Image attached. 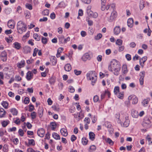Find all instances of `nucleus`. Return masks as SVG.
Here are the masks:
<instances>
[{"label": "nucleus", "mask_w": 152, "mask_h": 152, "mask_svg": "<svg viewBox=\"0 0 152 152\" xmlns=\"http://www.w3.org/2000/svg\"><path fill=\"white\" fill-rule=\"evenodd\" d=\"M33 37L37 41H39L41 39L40 37L37 34H34Z\"/></svg>", "instance_id": "f704fd0d"}, {"label": "nucleus", "mask_w": 152, "mask_h": 152, "mask_svg": "<svg viewBox=\"0 0 152 152\" xmlns=\"http://www.w3.org/2000/svg\"><path fill=\"white\" fill-rule=\"evenodd\" d=\"M53 137L56 140H60V137L59 134L56 133H53L52 134Z\"/></svg>", "instance_id": "473e14b6"}, {"label": "nucleus", "mask_w": 152, "mask_h": 152, "mask_svg": "<svg viewBox=\"0 0 152 152\" xmlns=\"http://www.w3.org/2000/svg\"><path fill=\"white\" fill-rule=\"evenodd\" d=\"M25 64V61L24 60H22L20 63L17 64V66L19 68H21L24 66Z\"/></svg>", "instance_id": "4be33fe9"}, {"label": "nucleus", "mask_w": 152, "mask_h": 152, "mask_svg": "<svg viewBox=\"0 0 152 152\" xmlns=\"http://www.w3.org/2000/svg\"><path fill=\"white\" fill-rule=\"evenodd\" d=\"M13 39V38L12 36L11 37H9L6 38H5L6 40L8 43L11 42Z\"/></svg>", "instance_id": "5fc2aeb1"}, {"label": "nucleus", "mask_w": 152, "mask_h": 152, "mask_svg": "<svg viewBox=\"0 0 152 152\" xmlns=\"http://www.w3.org/2000/svg\"><path fill=\"white\" fill-rule=\"evenodd\" d=\"M96 149V146L94 145H92L90 147L88 150V151L89 152H92L94 151Z\"/></svg>", "instance_id": "37998d69"}, {"label": "nucleus", "mask_w": 152, "mask_h": 152, "mask_svg": "<svg viewBox=\"0 0 152 152\" xmlns=\"http://www.w3.org/2000/svg\"><path fill=\"white\" fill-rule=\"evenodd\" d=\"M42 42L44 44H46L48 42V40L46 38L42 37L41 39Z\"/></svg>", "instance_id": "864d4df0"}, {"label": "nucleus", "mask_w": 152, "mask_h": 152, "mask_svg": "<svg viewBox=\"0 0 152 152\" xmlns=\"http://www.w3.org/2000/svg\"><path fill=\"white\" fill-rule=\"evenodd\" d=\"M86 21L88 22L89 26H91L93 25V21L91 20L89 18L87 17L86 18Z\"/></svg>", "instance_id": "4c0bfd02"}, {"label": "nucleus", "mask_w": 152, "mask_h": 152, "mask_svg": "<svg viewBox=\"0 0 152 152\" xmlns=\"http://www.w3.org/2000/svg\"><path fill=\"white\" fill-rule=\"evenodd\" d=\"M106 95H107L108 97H109L110 96V93L108 91H105L104 92H103L101 95V98L102 99H103L105 96Z\"/></svg>", "instance_id": "5701e85b"}, {"label": "nucleus", "mask_w": 152, "mask_h": 152, "mask_svg": "<svg viewBox=\"0 0 152 152\" xmlns=\"http://www.w3.org/2000/svg\"><path fill=\"white\" fill-rule=\"evenodd\" d=\"M49 13V10L46 9L44 10L42 12V14L44 15H48Z\"/></svg>", "instance_id": "6e6d98bb"}, {"label": "nucleus", "mask_w": 152, "mask_h": 152, "mask_svg": "<svg viewBox=\"0 0 152 152\" xmlns=\"http://www.w3.org/2000/svg\"><path fill=\"white\" fill-rule=\"evenodd\" d=\"M43 110L42 108H39L38 110V113L40 118H41L43 114Z\"/></svg>", "instance_id": "bb28decb"}, {"label": "nucleus", "mask_w": 152, "mask_h": 152, "mask_svg": "<svg viewBox=\"0 0 152 152\" xmlns=\"http://www.w3.org/2000/svg\"><path fill=\"white\" fill-rule=\"evenodd\" d=\"M52 108L54 110L56 111H59L60 109L59 106L58 104L53 105L52 106Z\"/></svg>", "instance_id": "b1692460"}, {"label": "nucleus", "mask_w": 152, "mask_h": 152, "mask_svg": "<svg viewBox=\"0 0 152 152\" xmlns=\"http://www.w3.org/2000/svg\"><path fill=\"white\" fill-rule=\"evenodd\" d=\"M115 7V5L114 4H108L105 6V4H101V9L102 11H104L105 9L108 11L110 10L111 9L114 10Z\"/></svg>", "instance_id": "39448f33"}, {"label": "nucleus", "mask_w": 152, "mask_h": 152, "mask_svg": "<svg viewBox=\"0 0 152 152\" xmlns=\"http://www.w3.org/2000/svg\"><path fill=\"white\" fill-rule=\"evenodd\" d=\"M27 29L26 25L22 21H20L17 23V30L18 33L21 34Z\"/></svg>", "instance_id": "7ed1b4c3"}, {"label": "nucleus", "mask_w": 152, "mask_h": 152, "mask_svg": "<svg viewBox=\"0 0 152 152\" xmlns=\"http://www.w3.org/2000/svg\"><path fill=\"white\" fill-rule=\"evenodd\" d=\"M33 77V74L31 71H29L26 73V78L28 81H29L32 79Z\"/></svg>", "instance_id": "ddd939ff"}, {"label": "nucleus", "mask_w": 152, "mask_h": 152, "mask_svg": "<svg viewBox=\"0 0 152 152\" xmlns=\"http://www.w3.org/2000/svg\"><path fill=\"white\" fill-rule=\"evenodd\" d=\"M14 47L17 50H19L21 47L20 44L17 42H16L13 44Z\"/></svg>", "instance_id": "2f4dec72"}, {"label": "nucleus", "mask_w": 152, "mask_h": 152, "mask_svg": "<svg viewBox=\"0 0 152 152\" xmlns=\"http://www.w3.org/2000/svg\"><path fill=\"white\" fill-rule=\"evenodd\" d=\"M114 92L115 94L117 95L119 93V88L118 86H116L114 90Z\"/></svg>", "instance_id": "a19ab883"}, {"label": "nucleus", "mask_w": 152, "mask_h": 152, "mask_svg": "<svg viewBox=\"0 0 152 152\" xmlns=\"http://www.w3.org/2000/svg\"><path fill=\"white\" fill-rule=\"evenodd\" d=\"M9 121H3L1 123V124L3 127H6L9 123Z\"/></svg>", "instance_id": "09e8293b"}, {"label": "nucleus", "mask_w": 152, "mask_h": 152, "mask_svg": "<svg viewBox=\"0 0 152 152\" xmlns=\"http://www.w3.org/2000/svg\"><path fill=\"white\" fill-rule=\"evenodd\" d=\"M115 10V9L114 10L111 9L110 10H109V11H111L110 13H109L108 11L106 13L105 17L108 22H112L117 17V13Z\"/></svg>", "instance_id": "f03ea898"}, {"label": "nucleus", "mask_w": 152, "mask_h": 152, "mask_svg": "<svg viewBox=\"0 0 152 152\" xmlns=\"http://www.w3.org/2000/svg\"><path fill=\"white\" fill-rule=\"evenodd\" d=\"M85 124H89L90 122V120L88 117H86L84 120Z\"/></svg>", "instance_id": "4d7b16f0"}, {"label": "nucleus", "mask_w": 152, "mask_h": 152, "mask_svg": "<svg viewBox=\"0 0 152 152\" xmlns=\"http://www.w3.org/2000/svg\"><path fill=\"white\" fill-rule=\"evenodd\" d=\"M74 72L75 74L77 75H80L82 72V71H77L76 69L74 70Z\"/></svg>", "instance_id": "bf43d9fd"}, {"label": "nucleus", "mask_w": 152, "mask_h": 152, "mask_svg": "<svg viewBox=\"0 0 152 152\" xmlns=\"http://www.w3.org/2000/svg\"><path fill=\"white\" fill-rule=\"evenodd\" d=\"M38 51V49L36 48H34V52L33 54V56H36L37 53Z\"/></svg>", "instance_id": "0e129e2a"}, {"label": "nucleus", "mask_w": 152, "mask_h": 152, "mask_svg": "<svg viewBox=\"0 0 152 152\" xmlns=\"http://www.w3.org/2000/svg\"><path fill=\"white\" fill-rule=\"evenodd\" d=\"M26 7L29 10H31L32 9V5L28 3H26L25 5Z\"/></svg>", "instance_id": "603ef678"}, {"label": "nucleus", "mask_w": 152, "mask_h": 152, "mask_svg": "<svg viewBox=\"0 0 152 152\" xmlns=\"http://www.w3.org/2000/svg\"><path fill=\"white\" fill-rule=\"evenodd\" d=\"M151 118L148 116L145 117L143 121V124L147 125H150L152 124Z\"/></svg>", "instance_id": "6e6552de"}, {"label": "nucleus", "mask_w": 152, "mask_h": 152, "mask_svg": "<svg viewBox=\"0 0 152 152\" xmlns=\"http://www.w3.org/2000/svg\"><path fill=\"white\" fill-rule=\"evenodd\" d=\"M64 68L66 71L69 72L71 70V67L69 64H67L65 65Z\"/></svg>", "instance_id": "c85d7f7f"}, {"label": "nucleus", "mask_w": 152, "mask_h": 152, "mask_svg": "<svg viewBox=\"0 0 152 152\" xmlns=\"http://www.w3.org/2000/svg\"><path fill=\"white\" fill-rule=\"evenodd\" d=\"M88 15L92 17L93 18H96L98 17V15L96 12H90L88 14Z\"/></svg>", "instance_id": "393cba45"}, {"label": "nucleus", "mask_w": 152, "mask_h": 152, "mask_svg": "<svg viewBox=\"0 0 152 152\" xmlns=\"http://www.w3.org/2000/svg\"><path fill=\"white\" fill-rule=\"evenodd\" d=\"M140 84L142 85L143 84L144 78L145 76V72L144 71L141 72L140 74Z\"/></svg>", "instance_id": "1a4fd4ad"}, {"label": "nucleus", "mask_w": 152, "mask_h": 152, "mask_svg": "<svg viewBox=\"0 0 152 152\" xmlns=\"http://www.w3.org/2000/svg\"><path fill=\"white\" fill-rule=\"evenodd\" d=\"M0 57L3 61H5L7 60V54L5 51L2 52L1 54Z\"/></svg>", "instance_id": "9b49d317"}, {"label": "nucleus", "mask_w": 152, "mask_h": 152, "mask_svg": "<svg viewBox=\"0 0 152 152\" xmlns=\"http://www.w3.org/2000/svg\"><path fill=\"white\" fill-rule=\"evenodd\" d=\"M88 140L85 137H83L82 140V142L83 145H86L87 144Z\"/></svg>", "instance_id": "a18cd8bd"}, {"label": "nucleus", "mask_w": 152, "mask_h": 152, "mask_svg": "<svg viewBox=\"0 0 152 152\" xmlns=\"http://www.w3.org/2000/svg\"><path fill=\"white\" fill-rule=\"evenodd\" d=\"M116 95L118 98L121 99H123L124 96L123 92H119Z\"/></svg>", "instance_id": "c03bdc74"}, {"label": "nucleus", "mask_w": 152, "mask_h": 152, "mask_svg": "<svg viewBox=\"0 0 152 152\" xmlns=\"http://www.w3.org/2000/svg\"><path fill=\"white\" fill-rule=\"evenodd\" d=\"M150 99L149 98H148L146 99H145L143 101V102H142V104L144 106H146L148 104V102L150 101Z\"/></svg>", "instance_id": "c9c22d12"}, {"label": "nucleus", "mask_w": 152, "mask_h": 152, "mask_svg": "<svg viewBox=\"0 0 152 152\" xmlns=\"http://www.w3.org/2000/svg\"><path fill=\"white\" fill-rule=\"evenodd\" d=\"M122 71L123 73L124 74H126L128 70L127 69V66L126 65H124L122 66Z\"/></svg>", "instance_id": "cd10ccee"}, {"label": "nucleus", "mask_w": 152, "mask_h": 152, "mask_svg": "<svg viewBox=\"0 0 152 152\" xmlns=\"http://www.w3.org/2000/svg\"><path fill=\"white\" fill-rule=\"evenodd\" d=\"M56 127V125L55 123L52 122L51 123V127L52 130H54Z\"/></svg>", "instance_id": "8fccbe9b"}, {"label": "nucleus", "mask_w": 152, "mask_h": 152, "mask_svg": "<svg viewBox=\"0 0 152 152\" xmlns=\"http://www.w3.org/2000/svg\"><path fill=\"white\" fill-rule=\"evenodd\" d=\"M121 31V28L119 26H116L114 29V32L115 34H118Z\"/></svg>", "instance_id": "6ab92c4d"}, {"label": "nucleus", "mask_w": 152, "mask_h": 152, "mask_svg": "<svg viewBox=\"0 0 152 152\" xmlns=\"http://www.w3.org/2000/svg\"><path fill=\"white\" fill-rule=\"evenodd\" d=\"M10 112L13 115H17L18 113L17 110L15 108H12L11 109Z\"/></svg>", "instance_id": "7c9ffc66"}, {"label": "nucleus", "mask_w": 152, "mask_h": 152, "mask_svg": "<svg viewBox=\"0 0 152 152\" xmlns=\"http://www.w3.org/2000/svg\"><path fill=\"white\" fill-rule=\"evenodd\" d=\"M147 57L146 56H145L140 59V64L142 67H143L144 63L147 60Z\"/></svg>", "instance_id": "4468645a"}, {"label": "nucleus", "mask_w": 152, "mask_h": 152, "mask_svg": "<svg viewBox=\"0 0 152 152\" xmlns=\"http://www.w3.org/2000/svg\"><path fill=\"white\" fill-rule=\"evenodd\" d=\"M120 124L122 126H123L124 127H127L129 126V121L128 119L125 118V121L123 124H121V122Z\"/></svg>", "instance_id": "412c9836"}, {"label": "nucleus", "mask_w": 152, "mask_h": 152, "mask_svg": "<svg viewBox=\"0 0 152 152\" xmlns=\"http://www.w3.org/2000/svg\"><path fill=\"white\" fill-rule=\"evenodd\" d=\"M58 37L60 44H64V37L63 35H60L58 36Z\"/></svg>", "instance_id": "2eb2a0df"}, {"label": "nucleus", "mask_w": 152, "mask_h": 152, "mask_svg": "<svg viewBox=\"0 0 152 152\" xmlns=\"http://www.w3.org/2000/svg\"><path fill=\"white\" fill-rule=\"evenodd\" d=\"M74 118L78 121H79L81 119H82L84 117L83 114L80 113H75L73 114Z\"/></svg>", "instance_id": "0eeeda50"}, {"label": "nucleus", "mask_w": 152, "mask_h": 152, "mask_svg": "<svg viewBox=\"0 0 152 152\" xmlns=\"http://www.w3.org/2000/svg\"><path fill=\"white\" fill-rule=\"evenodd\" d=\"M115 117L116 118V121L118 123H121V120L120 119V114L117 113L115 115Z\"/></svg>", "instance_id": "79ce46f5"}, {"label": "nucleus", "mask_w": 152, "mask_h": 152, "mask_svg": "<svg viewBox=\"0 0 152 152\" xmlns=\"http://www.w3.org/2000/svg\"><path fill=\"white\" fill-rule=\"evenodd\" d=\"M108 69L109 71L113 72L115 75H118L121 69L120 63L115 59H113L108 65Z\"/></svg>", "instance_id": "f257e3e1"}, {"label": "nucleus", "mask_w": 152, "mask_h": 152, "mask_svg": "<svg viewBox=\"0 0 152 152\" xmlns=\"http://www.w3.org/2000/svg\"><path fill=\"white\" fill-rule=\"evenodd\" d=\"M131 114L132 117L134 118H137L139 116V113L138 111L134 109L131 110Z\"/></svg>", "instance_id": "9d476101"}, {"label": "nucleus", "mask_w": 152, "mask_h": 152, "mask_svg": "<svg viewBox=\"0 0 152 152\" xmlns=\"http://www.w3.org/2000/svg\"><path fill=\"white\" fill-rule=\"evenodd\" d=\"M6 113V112L3 108H0V118L3 117L4 116Z\"/></svg>", "instance_id": "a878e982"}, {"label": "nucleus", "mask_w": 152, "mask_h": 152, "mask_svg": "<svg viewBox=\"0 0 152 152\" xmlns=\"http://www.w3.org/2000/svg\"><path fill=\"white\" fill-rule=\"evenodd\" d=\"M31 118L32 119H35L36 117V113L35 112H33L31 113Z\"/></svg>", "instance_id": "e2e57ef3"}, {"label": "nucleus", "mask_w": 152, "mask_h": 152, "mask_svg": "<svg viewBox=\"0 0 152 152\" xmlns=\"http://www.w3.org/2000/svg\"><path fill=\"white\" fill-rule=\"evenodd\" d=\"M140 10H142L144 7V2L142 0L140 1Z\"/></svg>", "instance_id": "49530a36"}, {"label": "nucleus", "mask_w": 152, "mask_h": 152, "mask_svg": "<svg viewBox=\"0 0 152 152\" xmlns=\"http://www.w3.org/2000/svg\"><path fill=\"white\" fill-rule=\"evenodd\" d=\"M51 61L53 65H55L56 63V58L54 57L51 60Z\"/></svg>", "instance_id": "680f3d73"}, {"label": "nucleus", "mask_w": 152, "mask_h": 152, "mask_svg": "<svg viewBox=\"0 0 152 152\" xmlns=\"http://www.w3.org/2000/svg\"><path fill=\"white\" fill-rule=\"evenodd\" d=\"M29 112H32L34 109V107L33 105L30 104L29 106Z\"/></svg>", "instance_id": "052dcab7"}, {"label": "nucleus", "mask_w": 152, "mask_h": 152, "mask_svg": "<svg viewBox=\"0 0 152 152\" xmlns=\"http://www.w3.org/2000/svg\"><path fill=\"white\" fill-rule=\"evenodd\" d=\"M24 102L25 104H28L29 102V98L28 97L25 98L24 100Z\"/></svg>", "instance_id": "69168bd1"}, {"label": "nucleus", "mask_w": 152, "mask_h": 152, "mask_svg": "<svg viewBox=\"0 0 152 152\" xmlns=\"http://www.w3.org/2000/svg\"><path fill=\"white\" fill-rule=\"evenodd\" d=\"M87 77L88 79L91 80L92 84L94 85L96 80L97 76L94 72L91 71L87 74Z\"/></svg>", "instance_id": "20e7f679"}, {"label": "nucleus", "mask_w": 152, "mask_h": 152, "mask_svg": "<svg viewBox=\"0 0 152 152\" xmlns=\"http://www.w3.org/2000/svg\"><path fill=\"white\" fill-rule=\"evenodd\" d=\"M37 133L39 136L43 137L45 134V131L42 128L39 129L37 130Z\"/></svg>", "instance_id": "f8f14e48"}, {"label": "nucleus", "mask_w": 152, "mask_h": 152, "mask_svg": "<svg viewBox=\"0 0 152 152\" xmlns=\"http://www.w3.org/2000/svg\"><path fill=\"white\" fill-rule=\"evenodd\" d=\"M24 51L26 53H30L31 50V49L29 46H26L24 48Z\"/></svg>", "instance_id": "72a5a7b5"}, {"label": "nucleus", "mask_w": 152, "mask_h": 152, "mask_svg": "<svg viewBox=\"0 0 152 152\" xmlns=\"http://www.w3.org/2000/svg\"><path fill=\"white\" fill-rule=\"evenodd\" d=\"M89 135L90 139L92 141L94 140L95 139V135L92 132H90L89 133Z\"/></svg>", "instance_id": "c756f323"}, {"label": "nucleus", "mask_w": 152, "mask_h": 152, "mask_svg": "<svg viewBox=\"0 0 152 152\" xmlns=\"http://www.w3.org/2000/svg\"><path fill=\"white\" fill-rule=\"evenodd\" d=\"M82 60L85 61L87 60L90 59V56L89 54L88 53H86L81 58Z\"/></svg>", "instance_id": "dca6fc26"}, {"label": "nucleus", "mask_w": 152, "mask_h": 152, "mask_svg": "<svg viewBox=\"0 0 152 152\" xmlns=\"http://www.w3.org/2000/svg\"><path fill=\"white\" fill-rule=\"evenodd\" d=\"M1 104L3 106L5 109H7L8 105V104L6 101H3L1 103Z\"/></svg>", "instance_id": "de8ad7c7"}, {"label": "nucleus", "mask_w": 152, "mask_h": 152, "mask_svg": "<svg viewBox=\"0 0 152 152\" xmlns=\"http://www.w3.org/2000/svg\"><path fill=\"white\" fill-rule=\"evenodd\" d=\"M28 144L29 145H35V142L33 139H28Z\"/></svg>", "instance_id": "ea45409f"}, {"label": "nucleus", "mask_w": 152, "mask_h": 152, "mask_svg": "<svg viewBox=\"0 0 152 152\" xmlns=\"http://www.w3.org/2000/svg\"><path fill=\"white\" fill-rule=\"evenodd\" d=\"M7 26L11 28H13L15 27L14 21L12 20H9L7 23Z\"/></svg>", "instance_id": "f3484780"}, {"label": "nucleus", "mask_w": 152, "mask_h": 152, "mask_svg": "<svg viewBox=\"0 0 152 152\" xmlns=\"http://www.w3.org/2000/svg\"><path fill=\"white\" fill-rule=\"evenodd\" d=\"M133 20L132 18H130L127 20V25L130 28L132 27L133 25Z\"/></svg>", "instance_id": "aec40b11"}, {"label": "nucleus", "mask_w": 152, "mask_h": 152, "mask_svg": "<svg viewBox=\"0 0 152 152\" xmlns=\"http://www.w3.org/2000/svg\"><path fill=\"white\" fill-rule=\"evenodd\" d=\"M118 48V51L119 52H121L123 51L125 48V47L124 46H119Z\"/></svg>", "instance_id": "338daca9"}, {"label": "nucleus", "mask_w": 152, "mask_h": 152, "mask_svg": "<svg viewBox=\"0 0 152 152\" xmlns=\"http://www.w3.org/2000/svg\"><path fill=\"white\" fill-rule=\"evenodd\" d=\"M61 134L63 136L66 137L68 135V132L66 129L65 128H62L60 130Z\"/></svg>", "instance_id": "a211bd4d"}, {"label": "nucleus", "mask_w": 152, "mask_h": 152, "mask_svg": "<svg viewBox=\"0 0 152 152\" xmlns=\"http://www.w3.org/2000/svg\"><path fill=\"white\" fill-rule=\"evenodd\" d=\"M102 37V35L100 33H99L94 38L96 40H98L101 39Z\"/></svg>", "instance_id": "3c124183"}, {"label": "nucleus", "mask_w": 152, "mask_h": 152, "mask_svg": "<svg viewBox=\"0 0 152 152\" xmlns=\"http://www.w3.org/2000/svg\"><path fill=\"white\" fill-rule=\"evenodd\" d=\"M99 100V97L97 95L95 96L93 98V100L94 102H96Z\"/></svg>", "instance_id": "774afa93"}, {"label": "nucleus", "mask_w": 152, "mask_h": 152, "mask_svg": "<svg viewBox=\"0 0 152 152\" xmlns=\"http://www.w3.org/2000/svg\"><path fill=\"white\" fill-rule=\"evenodd\" d=\"M129 100H132V104H135L137 103L138 99L137 97L134 95H132L129 96L128 98Z\"/></svg>", "instance_id": "423d86ee"}, {"label": "nucleus", "mask_w": 152, "mask_h": 152, "mask_svg": "<svg viewBox=\"0 0 152 152\" xmlns=\"http://www.w3.org/2000/svg\"><path fill=\"white\" fill-rule=\"evenodd\" d=\"M30 35V31H28L24 35L23 37V39H25L27 38Z\"/></svg>", "instance_id": "13d9d810"}, {"label": "nucleus", "mask_w": 152, "mask_h": 152, "mask_svg": "<svg viewBox=\"0 0 152 152\" xmlns=\"http://www.w3.org/2000/svg\"><path fill=\"white\" fill-rule=\"evenodd\" d=\"M106 142L108 143L110 145H112L113 144V142L109 138H107L105 139Z\"/></svg>", "instance_id": "58836bf2"}, {"label": "nucleus", "mask_w": 152, "mask_h": 152, "mask_svg": "<svg viewBox=\"0 0 152 152\" xmlns=\"http://www.w3.org/2000/svg\"><path fill=\"white\" fill-rule=\"evenodd\" d=\"M123 43L122 40L118 39H117L115 42V44L116 45L118 46H121L122 45Z\"/></svg>", "instance_id": "e433bc0d"}]
</instances>
